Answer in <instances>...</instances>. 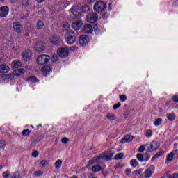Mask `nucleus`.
Here are the masks:
<instances>
[{"label": "nucleus", "mask_w": 178, "mask_h": 178, "mask_svg": "<svg viewBox=\"0 0 178 178\" xmlns=\"http://www.w3.org/2000/svg\"><path fill=\"white\" fill-rule=\"evenodd\" d=\"M77 35L73 31H67L65 32V41L69 45H73L76 42Z\"/></svg>", "instance_id": "f257e3e1"}, {"label": "nucleus", "mask_w": 178, "mask_h": 178, "mask_svg": "<svg viewBox=\"0 0 178 178\" xmlns=\"http://www.w3.org/2000/svg\"><path fill=\"white\" fill-rule=\"evenodd\" d=\"M49 59H51V57H49L48 55L42 54L38 57L36 62L38 65H45L49 62Z\"/></svg>", "instance_id": "f03ea898"}, {"label": "nucleus", "mask_w": 178, "mask_h": 178, "mask_svg": "<svg viewBox=\"0 0 178 178\" xmlns=\"http://www.w3.org/2000/svg\"><path fill=\"white\" fill-rule=\"evenodd\" d=\"M113 155H115V152H113L112 150H110L108 152H105L104 153L101 154L99 156L100 158V161H111Z\"/></svg>", "instance_id": "7ed1b4c3"}, {"label": "nucleus", "mask_w": 178, "mask_h": 178, "mask_svg": "<svg viewBox=\"0 0 178 178\" xmlns=\"http://www.w3.org/2000/svg\"><path fill=\"white\" fill-rule=\"evenodd\" d=\"M93 9L95 12H102L106 9V4L104 1H99L95 3Z\"/></svg>", "instance_id": "20e7f679"}, {"label": "nucleus", "mask_w": 178, "mask_h": 178, "mask_svg": "<svg viewBox=\"0 0 178 178\" xmlns=\"http://www.w3.org/2000/svg\"><path fill=\"white\" fill-rule=\"evenodd\" d=\"M86 20L88 23H95L98 20V14L97 13H90L86 15Z\"/></svg>", "instance_id": "39448f33"}, {"label": "nucleus", "mask_w": 178, "mask_h": 178, "mask_svg": "<svg viewBox=\"0 0 178 178\" xmlns=\"http://www.w3.org/2000/svg\"><path fill=\"white\" fill-rule=\"evenodd\" d=\"M31 55H33V53H31V51L30 50H25L23 51L22 54V59L24 62H29L31 59Z\"/></svg>", "instance_id": "423d86ee"}, {"label": "nucleus", "mask_w": 178, "mask_h": 178, "mask_svg": "<svg viewBox=\"0 0 178 178\" xmlns=\"http://www.w3.org/2000/svg\"><path fill=\"white\" fill-rule=\"evenodd\" d=\"M57 54L61 58H65L66 56H68V55H69V49H67L66 47L58 49V51H57Z\"/></svg>", "instance_id": "0eeeda50"}, {"label": "nucleus", "mask_w": 178, "mask_h": 178, "mask_svg": "<svg viewBox=\"0 0 178 178\" xmlns=\"http://www.w3.org/2000/svg\"><path fill=\"white\" fill-rule=\"evenodd\" d=\"M13 27L14 29V31H15V33H17V34H20V33L23 31V26L19 22H14L13 24Z\"/></svg>", "instance_id": "6e6552de"}, {"label": "nucleus", "mask_w": 178, "mask_h": 178, "mask_svg": "<svg viewBox=\"0 0 178 178\" xmlns=\"http://www.w3.org/2000/svg\"><path fill=\"white\" fill-rule=\"evenodd\" d=\"M8 14H9V7H8V6L0 7V17H6Z\"/></svg>", "instance_id": "1a4fd4ad"}, {"label": "nucleus", "mask_w": 178, "mask_h": 178, "mask_svg": "<svg viewBox=\"0 0 178 178\" xmlns=\"http://www.w3.org/2000/svg\"><path fill=\"white\" fill-rule=\"evenodd\" d=\"M83 31L86 34H92V31H94V29H92V25L90 24H85L83 28Z\"/></svg>", "instance_id": "9d476101"}, {"label": "nucleus", "mask_w": 178, "mask_h": 178, "mask_svg": "<svg viewBox=\"0 0 178 178\" xmlns=\"http://www.w3.org/2000/svg\"><path fill=\"white\" fill-rule=\"evenodd\" d=\"M159 147H161V144L156 141H152L150 144V147L149 148V150L150 152H152V151H156Z\"/></svg>", "instance_id": "9b49d317"}, {"label": "nucleus", "mask_w": 178, "mask_h": 178, "mask_svg": "<svg viewBox=\"0 0 178 178\" xmlns=\"http://www.w3.org/2000/svg\"><path fill=\"white\" fill-rule=\"evenodd\" d=\"M79 44L81 47H86V44H88V36L83 35L79 37Z\"/></svg>", "instance_id": "f8f14e48"}, {"label": "nucleus", "mask_w": 178, "mask_h": 178, "mask_svg": "<svg viewBox=\"0 0 178 178\" xmlns=\"http://www.w3.org/2000/svg\"><path fill=\"white\" fill-rule=\"evenodd\" d=\"M42 74L47 77V74L52 73V67L45 65L41 70Z\"/></svg>", "instance_id": "ddd939ff"}, {"label": "nucleus", "mask_w": 178, "mask_h": 178, "mask_svg": "<svg viewBox=\"0 0 178 178\" xmlns=\"http://www.w3.org/2000/svg\"><path fill=\"white\" fill-rule=\"evenodd\" d=\"M34 48L38 52H42V51L45 49V44H44L42 42H38L35 45Z\"/></svg>", "instance_id": "4468645a"}, {"label": "nucleus", "mask_w": 178, "mask_h": 178, "mask_svg": "<svg viewBox=\"0 0 178 178\" xmlns=\"http://www.w3.org/2000/svg\"><path fill=\"white\" fill-rule=\"evenodd\" d=\"M13 73L14 76H16L17 77H20V76H23L26 73V70H24V68H19L17 70H15Z\"/></svg>", "instance_id": "2eb2a0df"}, {"label": "nucleus", "mask_w": 178, "mask_h": 178, "mask_svg": "<svg viewBox=\"0 0 178 178\" xmlns=\"http://www.w3.org/2000/svg\"><path fill=\"white\" fill-rule=\"evenodd\" d=\"M133 138H134L133 136L127 135L121 139L120 143L122 144H124L125 143H131V141H133Z\"/></svg>", "instance_id": "dca6fc26"}, {"label": "nucleus", "mask_w": 178, "mask_h": 178, "mask_svg": "<svg viewBox=\"0 0 178 178\" xmlns=\"http://www.w3.org/2000/svg\"><path fill=\"white\" fill-rule=\"evenodd\" d=\"M9 70H10V68L6 64L0 65L1 74L9 73Z\"/></svg>", "instance_id": "f3484780"}, {"label": "nucleus", "mask_w": 178, "mask_h": 178, "mask_svg": "<svg viewBox=\"0 0 178 178\" xmlns=\"http://www.w3.org/2000/svg\"><path fill=\"white\" fill-rule=\"evenodd\" d=\"M83 26V22L81 21H76L72 23V27L74 30H79Z\"/></svg>", "instance_id": "a211bd4d"}, {"label": "nucleus", "mask_w": 178, "mask_h": 178, "mask_svg": "<svg viewBox=\"0 0 178 178\" xmlns=\"http://www.w3.org/2000/svg\"><path fill=\"white\" fill-rule=\"evenodd\" d=\"M152 175H154V170L151 169H147L143 172V176L145 178H150Z\"/></svg>", "instance_id": "6ab92c4d"}, {"label": "nucleus", "mask_w": 178, "mask_h": 178, "mask_svg": "<svg viewBox=\"0 0 178 178\" xmlns=\"http://www.w3.org/2000/svg\"><path fill=\"white\" fill-rule=\"evenodd\" d=\"M99 162H101L99 156L97 157H93L92 160L89 161L88 165L91 166V165H94V163H99Z\"/></svg>", "instance_id": "aec40b11"}, {"label": "nucleus", "mask_w": 178, "mask_h": 178, "mask_svg": "<svg viewBox=\"0 0 178 178\" xmlns=\"http://www.w3.org/2000/svg\"><path fill=\"white\" fill-rule=\"evenodd\" d=\"M173 158H175V156L173 155V153H170L167 155L165 163L166 165H168V163H170L172 161H173Z\"/></svg>", "instance_id": "412c9836"}, {"label": "nucleus", "mask_w": 178, "mask_h": 178, "mask_svg": "<svg viewBox=\"0 0 178 178\" xmlns=\"http://www.w3.org/2000/svg\"><path fill=\"white\" fill-rule=\"evenodd\" d=\"M170 153L178 159L177 143L174 144V149Z\"/></svg>", "instance_id": "4be33fe9"}, {"label": "nucleus", "mask_w": 178, "mask_h": 178, "mask_svg": "<svg viewBox=\"0 0 178 178\" xmlns=\"http://www.w3.org/2000/svg\"><path fill=\"white\" fill-rule=\"evenodd\" d=\"M11 65L13 67H15V69H19V67H22V63L20 61L14 60Z\"/></svg>", "instance_id": "5701e85b"}, {"label": "nucleus", "mask_w": 178, "mask_h": 178, "mask_svg": "<svg viewBox=\"0 0 178 178\" xmlns=\"http://www.w3.org/2000/svg\"><path fill=\"white\" fill-rule=\"evenodd\" d=\"M166 118L170 122H173L175 119H176V115H175V113H168L166 115Z\"/></svg>", "instance_id": "b1692460"}, {"label": "nucleus", "mask_w": 178, "mask_h": 178, "mask_svg": "<svg viewBox=\"0 0 178 178\" xmlns=\"http://www.w3.org/2000/svg\"><path fill=\"white\" fill-rule=\"evenodd\" d=\"M49 41L51 44H53V45H56L58 44V42L59 41V38L58 37H53L49 39Z\"/></svg>", "instance_id": "393cba45"}, {"label": "nucleus", "mask_w": 178, "mask_h": 178, "mask_svg": "<svg viewBox=\"0 0 178 178\" xmlns=\"http://www.w3.org/2000/svg\"><path fill=\"white\" fill-rule=\"evenodd\" d=\"M164 151L163 150H161L159 152H157L152 158L153 161H155V159H158V158H159V156H162V155H163L164 154Z\"/></svg>", "instance_id": "a878e982"}, {"label": "nucleus", "mask_w": 178, "mask_h": 178, "mask_svg": "<svg viewBox=\"0 0 178 178\" xmlns=\"http://www.w3.org/2000/svg\"><path fill=\"white\" fill-rule=\"evenodd\" d=\"M44 22L40 20L37 22L36 24V29L37 30H41V29H42V27H44Z\"/></svg>", "instance_id": "bb28decb"}, {"label": "nucleus", "mask_w": 178, "mask_h": 178, "mask_svg": "<svg viewBox=\"0 0 178 178\" xmlns=\"http://www.w3.org/2000/svg\"><path fill=\"white\" fill-rule=\"evenodd\" d=\"M102 169V168L100 165H96L92 167V170L94 172V173H97V172H101Z\"/></svg>", "instance_id": "cd10ccee"}, {"label": "nucleus", "mask_w": 178, "mask_h": 178, "mask_svg": "<svg viewBox=\"0 0 178 178\" xmlns=\"http://www.w3.org/2000/svg\"><path fill=\"white\" fill-rule=\"evenodd\" d=\"M27 81H30L31 83H38V79L35 76H29L26 79Z\"/></svg>", "instance_id": "c85d7f7f"}, {"label": "nucleus", "mask_w": 178, "mask_h": 178, "mask_svg": "<svg viewBox=\"0 0 178 178\" xmlns=\"http://www.w3.org/2000/svg\"><path fill=\"white\" fill-rule=\"evenodd\" d=\"M106 118L108 120H116V115L115 114L108 113L107 114Z\"/></svg>", "instance_id": "c756f323"}, {"label": "nucleus", "mask_w": 178, "mask_h": 178, "mask_svg": "<svg viewBox=\"0 0 178 178\" xmlns=\"http://www.w3.org/2000/svg\"><path fill=\"white\" fill-rule=\"evenodd\" d=\"M31 132L29 129H24L22 132V135L23 137H27V136H30V133Z\"/></svg>", "instance_id": "7c9ffc66"}, {"label": "nucleus", "mask_w": 178, "mask_h": 178, "mask_svg": "<svg viewBox=\"0 0 178 178\" xmlns=\"http://www.w3.org/2000/svg\"><path fill=\"white\" fill-rule=\"evenodd\" d=\"M130 165L132 166V168H136V166L138 165V161L136 159H132L130 161Z\"/></svg>", "instance_id": "2f4dec72"}, {"label": "nucleus", "mask_w": 178, "mask_h": 178, "mask_svg": "<svg viewBox=\"0 0 178 178\" xmlns=\"http://www.w3.org/2000/svg\"><path fill=\"white\" fill-rule=\"evenodd\" d=\"M162 118H157L154 122V126H161V124H162Z\"/></svg>", "instance_id": "473e14b6"}, {"label": "nucleus", "mask_w": 178, "mask_h": 178, "mask_svg": "<svg viewBox=\"0 0 178 178\" xmlns=\"http://www.w3.org/2000/svg\"><path fill=\"white\" fill-rule=\"evenodd\" d=\"M56 169H60V167L62 166V160H58L55 164Z\"/></svg>", "instance_id": "72a5a7b5"}, {"label": "nucleus", "mask_w": 178, "mask_h": 178, "mask_svg": "<svg viewBox=\"0 0 178 178\" xmlns=\"http://www.w3.org/2000/svg\"><path fill=\"white\" fill-rule=\"evenodd\" d=\"M14 76L15 75L12 74H6L4 76V79H5V80H13Z\"/></svg>", "instance_id": "f704fd0d"}, {"label": "nucleus", "mask_w": 178, "mask_h": 178, "mask_svg": "<svg viewBox=\"0 0 178 178\" xmlns=\"http://www.w3.org/2000/svg\"><path fill=\"white\" fill-rule=\"evenodd\" d=\"M49 162L45 160H42L40 163V165L42 166V168H45V166H47L49 165Z\"/></svg>", "instance_id": "c9c22d12"}, {"label": "nucleus", "mask_w": 178, "mask_h": 178, "mask_svg": "<svg viewBox=\"0 0 178 178\" xmlns=\"http://www.w3.org/2000/svg\"><path fill=\"white\" fill-rule=\"evenodd\" d=\"M10 178H20V173L18 172H15L11 174Z\"/></svg>", "instance_id": "e433bc0d"}, {"label": "nucleus", "mask_w": 178, "mask_h": 178, "mask_svg": "<svg viewBox=\"0 0 178 178\" xmlns=\"http://www.w3.org/2000/svg\"><path fill=\"white\" fill-rule=\"evenodd\" d=\"M136 158L140 162H143L144 161V156L141 154H137Z\"/></svg>", "instance_id": "4c0bfd02"}, {"label": "nucleus", "mask_w": 178, "mask_h": 178, "mask_svg": "<svg viewBox=\"0 0 178 178\" xmlns=\"http://www.w3.org/2000/svg\"><path fill=\"white\" fill-rule=\"evenodd\" d=\"M120 99L122 102H124V101H126L127 99V96H126V95H120Z\"/></svg>", "instance_id": "58836bf2"}, {"label": "nucleus", "mask_w": 178, "mask_h": 178, "mask_svg": "<svg viewBox=\"0 0 178 178\" xmlns=\"http://www.w3.org/2000/svg\"><path fill=\"white\" fill-rule=\"evenodd\" d=\"M122 158H123L122 153L118 154L117 155L115 156V159L116 160L122 159Z\"/></svg>", "instance_id": "ea45409f"}, {"label": "nucleus", "mask_w": 178, "mask_h": 178, "mask_svg": "<svg viewBox=\"0 0 178 178\" xmlns=\"http://www.w3.org/2000/svg\"><path fill=\"white\" fill-rule=\"evenodd\" d=\"M72 13L75 17H77V16H80V13H77V11H76L73 8H72Z\"/></svg>", "instance_id": "a19ab883"}, {"label": "nucleus", "mask_w": 178, "mask_h": 178, "mask_svg": "<svg viewBox=\"0 0 178 178\" xmlns=\"http://www.w3.org/2000/svg\"><path fill=\"white\" fill-rule=\"evenodd\" d=\"M121 106H122V104H120V102H118V103L114 104L113 109L115 111H116V109H119V108H120Z\"/></svg>", "instance_id": "79ce46f5"}, {"label": "nucleus", "mask_w": 178, "mask_h": 178, "mask_svg": "<svg viewBox=\"0 0 178 178\" xmlns=\"http://www.w3.org/2000/svg\"><path fill=\"white\" fill-rule=\"evenodd\" d=\"M2 176L3 178H9V176H10V173H9V172H3Z\"/></svg>", "instance_id": "37998d69"}, {"label": "nucleus", "mask_w": 178, "mask_h": 178, "mask_svg": "<svg viewBox=\"0 0 178 178\" xmlns=\"http://www.w3.org/2000/svg\"><path fill=\"white\" fill-rule=\"evenodd\" d=\"M58 59V55H53L51 56V62H56Z\"/></svg>", "instance_id": "c03bdc74"}, {"label": "nucleus", "mask_w": 178, "mask_h": 178, "mask_svg": "<svg viewBox=\"0 0 178 178\" xmlns=\"http://www.w3.org/2000/svg\"><path fill=\"white\" fill-rule=\"evenodd\" d=\"M146 137H151V136H152V130L149 129L146 131V134H145Z\"/></svg>", "instance_id": "a18cd8bd"}, {"label": "nucleus", "mask_w": 178, "mask_h": 178, "mask_svg": "<svg viewBox=\"0 0 178 178\" xmlns=\"http://www.w3.org/2000/svg\"><path fill=\"white\" fill-rule=\"evenodd\" d=\"M63 29L65 30V31H71L69 30V24H66L63 26Z\"/></svg>", "instance_id": "49530a36"}, {"label": "nucleus", "mask_w": 178, "mask_h": 178, "mask_svg": "<svg viewBox=\"0 0 178 178\" xmlns=\"http://www.w3.org/2000/svg\"><path fill=\"white\" fill-rule=\"evenodd\" d=\"M39 154H40V152L35 150L32 153V156H33V158H37V156H38Z\"/></svg>", "instance_id": "de8ad7c7"}, {"label": "nucleus", "mask_w": 178, "mask_h": 178, "mask_svg": "<svg viewBox=\"0 0 178 178\" xmlns=\"http://www.w3.org/2000/svg\"><path fill=\"white\" fill-rule=\"evenodd\" d=\"M67 141H69V139L66 137L63 138L61 140V143H63V144H67Z\"/></svg>", "instance_id": "09e8293b"}, {"label": "nucleus", "mask_w": 178, "mask_h": 178, "mask_svg": "<svg viewBox=\"0 0 178 178\" xmlns=\"http://www.w3.org/2000/svg\"><path fill=\"white\" fill-rule=\"evenodd\" d=\"M94 31L95 34H99V29H98V26H95L94 27Z\"/></svg>", "instance_id": "8fccbe9b"}, {"label": "nucleus", "mask_w": 178, "mask_h": 178, "mask_svg": "<svg viewBox=\"0 0 178 178\" xmlns=\"http://www.w3.org/2000/svg\"><path fill=\"white\" fill-rule=\"evenodd\" d=\"M108 16L109 15L108 14L104 13L102 15V19H103V20H106V19H108Z\"/></svg>", "instance_id": "3c124183"}, {"label": "nucleus", "mask_w": 178, "mask_h": 178, "mask_svg": "<svg viewBox=\"0 0 178 178\" xmlns=\"http://www.w3.org/2000/svg\"><path fill=\"white\" fill-rule=\"evenodd\" d=\"M34 175H35L37 177H40V176H42V172L41 171H35L34 172Z\"/></svg>", "instance_id": "603ef678"}, {"label": "nucleus", "mask_w": 178, "mask_h": 178, "mask_svg": "<svg viewBox=\"0 0 178 178\" xmlns=\"http://www.w3.org/2000/svg\"><path fill=\"white\" fill-rule=\"evenodd\" d=\"M172 101H174V102H178V96L177 95H174V96H172Z\"/></svg>", "instance_id": "864d4df0"}, {"label": "nucleus", "mask_w": 178, "mask_h": 178, "mask_svg": "<svg viewBox=\"0 0 178 178\" xmlns=\"http://www.w3.org/2000/svg\"><path fill=\"white\" fill-rule=\"evenodd\" d=\"M131 174V170H130V169H127V170H125V175H126L127 176H130Z\"/></svg>", "instance_id": "5fc2aeb1"}, {"label": "nucleus", "mask_w": 178, "mask_h": 178, "mask_svg": "<svg viewBox=\"0 0 178 178\" xmlns=\"http://www.w3.org/2000/svg\"><path fill=\"white\" fill-rule=\"evenodd\" d=\"M169 178H178V173H175L169 176Z\"/></svg>", "instance_id": "6e6d98bb"}, {"label": "nucleus", "mask_w": 178, "mask_h": 178, "mask_svg": "<svg viewBox=\"0 0 178 178\" xmlns=\"http://www.w3.org/2000/svg\"><path fill=\"white\" fill-rule=\"evenodd\" d=\"M144 151H145V147H144V146H140V147H139V152H144Z\"/></svg>", "instance_id": "4d7b16f0"}, {"label": "nucleus", "mask_w": 178, "mask_h": 178, "mask_svg": "<svg viewBox=\"0 0 178 178\" xmlns=\"http://www.w3.org/2000/svg\"><path fill=\"white\" fill-rule=\"evenodd\" d=\"M27 17H29V15H20V18L22 19V20H24V19H27Z\"/></svg>", "instance_id": "13d9d810"}, {"label": "nucleus", "mask_w": 178, "mask_h": 178, "mask_svg": "<svg viewBox=\"0 0 178 178\" xmlns=\"http://www.w3.org/2000/svg\"><path fill=\"white\" fill-rule=\"evenodd\" d=\"M143 171L140 170H137L136 171V176H138V175H141Z\"/></svg>", "instance_id": "bf43d9fd"}, {"label": "nucleus", "mask_w": 178, "mask_h": 178, "mask_svg": "<svg viewBox=\"0 0 178 178\" xmlns=\"http://www.w3.org/2000/svg\"><path fill=\"white\" fill-rule=\"evenodd\" d=\"M17 1H19V0H9L10 3H16L17 2Z\"/></svg>", "instance_id": "052dcab7"}, {"label": "nucleus", "mask_w": 178, "mask_h": 178, "mask_svg": "<svg viewBox=\"0 0 178 178\" xmlns=\"http://www.w3.org/2000/svg\"><path fill=\"white\" fill-rule=\"evenodd\" d=\"M22 5H24V6L27 7L29 6V3H27V1H23Z\"/></svg>", "instance_id": "680f3d73"}, {"label": "nucleus", "mask_w": 178, "mask_h": 178, "mask_svg": "<svg viewBox=\"0 0 178 178\" xmlns=\"http://www.w3.org/2000/svg\"><path fill=\"white\" fill-rule=\"evenodd\" d=\"M38 3H42L45 0H36Z\"/></svg>", "instance_id": "e2e57ef3"}, {"label": "nucleus", "mask_w": 178, "mask_h": 178, "mask_svg": "<svg viewBox=\"0 0 178 178\" xmlns=\"http://www.w3.org/2000/svg\"><path fill=\"white\" fill-rule=\"evenodd\" d=\"M89 178H97L94 175H90Z\"/></svg>", "instance_id": "0e129e2a"}, {"label": "nucleus", "mask_w": 178, "mask_h": 178, "mask_svg": "<svg viewBox=\"0 0 178 178\" xmlns=\"http://www.w3.org/2000/svg\"><path fill=\"white\" fill-rule=\"evenodd\" d=\"M111 6H112V3H110L108 5V9H112Z\"/></svg>", "instance_id": "69168bd1"}, {"label": "nucleus", "mask_w": 178, "mask_h": 178, "mask_svg": "<svg viewBox=\"0 0 178 178\" xmlns=\"http://www.w3.org/2000/svg\"><path fill=\"white\" fill-rule=\"evenodd\" d=\"M40 127H42V124H40L37 126V129H40Z\"/></svg>", "instance_id": "338daca9"}, {"label": "nucleus", "mask_w": 178, "mask_h": 178, "mask_svg": "<svg viewBox=\"0 0 178 178\" xmlns=\"http://www.w3.org/2000/svg\"><path fill=\"white\" fill-rule=\"evenodd\" d=\"M71 178H77V176L74 175V176L71 177Z\"/></svg>", "instance_id": "774afa93"}]
</instances>
